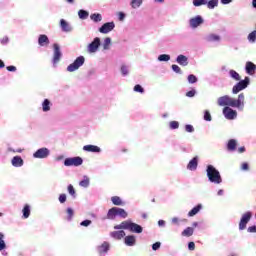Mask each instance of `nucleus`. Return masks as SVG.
I'll return each instance as SVG.
<instances>
[{
	"label": "nucleus",
	"instance_id": "1",
	"mask_svg": "<svg viewBox=\"0 0 256 256\" xmlns=\"http://www.w3.org/2000/svg\"><path fill=\"white\" fill-rule=\"evenodd\" d=\"M217 103L219 107H236L237 109H243L245 107V94H239L238 99L224 95L218 98Z\"/></svg>",
	"mask_w": 256,
	"mask_h": 256
},
{
	"label": "nucleus",
	"instance_id": "2",
	"mask_svg": "<svg viewBox=\"0 0 256 256\" xmlns=\"http://www.w3.org/2000/svg\"><path fill=\"white\" fill-rule=\"evenodd\" d=\"M206 173L211 183H215L216 185L223 183V178H221V173H219V170H216L213 165L207 166Z\"/></svg>",
	"mask_w": 256,
	"mask_h": 256
},
{
	"label": "nucleus",
	"instance_id": "3",
	"mask_svg": "<svg viewBox=\"0 0 256 256\" xmlns=\"http://www.w3.org/2000/svg\"><path fill=\"white\" fill-rule=\"evenodd\" d=\"M114 229H128L132 233H143V227L141 225L130 221H123L121 224L114 226Z\"/></svg>",
	"mask_w": 256,
	"mask_h": 256
},
{
	"label": "nucleus",
	"instance_id": "4",
	"mask_svg": "<svg viewBox=\"0 0 256 256\" xmlns=\"http://www.w3.org/2000/svg\"><path fill=\"white\" fill-rule=\"evenodd\" d=\"M83 65H85V57L79 56L72 64L67 67V71L69 73H73L74 71H77V69H79L80 67H83Z\"/></svg>",
	"mask_w": 256,
	"mask_h": 256
},
{
	"label": "nucleus",
	"instance_id": "5",
	"mask_svg": "<svg viewBox=\"0 0 256 256\" xmlns=\"http://www.w3.org/2000/svg\"><path fill=\"white\" fill-rule=\"evenodd\" d=\"M250 79L249 77H245L244 80H239V82L233 86L232 93L234 95H237L240 91H243V89H247L249 87Z\"/></svg>",
	"mask_w": 256,
	"mask_h": 256
},
{
	"label": "nucleus",
	"instance_id": "6",
	"mask_svg": "<svg viewBox=\"0 0 256 256\" xmlns=\"http://www.w3.org/2000/svg\"><path fill=\"white\" fill-rule=\"evenodd\" d=\"M65 167H79V165H83V158L77 156L72 158H66L64 160Z\"/></svg>",
	"mask_w": 256,
	"mask_h": 256
},
{
	"label": "nucleus",
	"instance_id": "7",
	"mask_svg": "<svg viewBox=\"0 0 256 256\" xmlns=\"http://www.w3.org/2000/svg\"><path fill=\"white\" fill-rule=\"evenodd\" d=\"M251 217H253V213L246 212L242 215L240 222H239V230L243 231L247 229V223L251 221Z\"/></svg>",
	"mask_w": 256,
	"mask_h": 256
},
{
	"label": "nucleus",
	"instance_id": "8",
	"mask_svg": "<svg viewBox=\"0 0 256 256\" xmlns=\"http://www.w3.org/2000/svg\"><path fill=\"white\" fill-rule=\"evenodd\" d=\"M100 45L101 39L99 37L94 38V40L88 45L89 53H96Z\"/></svg>",
	"mask_w": 256,
	"mask_h": 256
},
{
	"label": "nucleus",
	"instance_id": "9",
	"mask_svg": "<svg viewBox=\"0 0 256 256\" xmlns=\"http://www.w3.org/2000/svg\"><path fill=\"white\" fill-rule=\"evenodd\" d=\"M33 157L35 159H46V157H49V149L40 148L33 154Z\"/></svg>",
	"mask_w": 256,
	"mask_h": 256
},
{
	"label": "nucleus",
	"instance_id": "10",
	"mask_svg": "<svg viewBox=\"0 0 256 256\" xmlns=\"http://www.w3.org/2000/svg\"><path fill=\"white\" fill-rule=\"evenodd\" d=\"M223 115L229 120L235 119L237 117V111L229 108V106H226L223 108Z\"/></svg>",
	"mask_w": 256,
	"mask_h": 256
},
{
	"label": "nucleus",
	"instance_id": "11",
	"mask_svg": "<svg viewBox=\"0 0 256 256\" xmlns=\"http://www.w3.org/2000/svg\"><path fill=\"white\" fill-rule=\"evenodd\" d=\"M115 29V23L114 22H107L102 25V27L99 28L100 33L107 34L111 33Z\"/></svg>",
	"mask_w": 256,
	"mask_h": 256
},
{
	"label": "nucleus",
	"instance_id": "12",
	"mask_svg": "<svg viewBox=\"0 0 256 256\" xmlns=\"http://www.w3.org/2000/svg\"><path fill=\"white\" fill-rule=\"evenodd\" d=\"M189 23H190V27L192 29H197V27H199V25H203V17L196 16L194 18H191Z\"/></svg>",
	"mask_w": 256,
	"mask_h": 256
},
{
	"label": "nucleus",
	"instance_id": "13",
	"mask_svg": "<svg viewBox=\"0 0 256 256\" xmlns=\"http://www.w3.org/2000/svg\"><path fill=\"white\" fill-rule=\"evenodd\" d=\"M54 56H53V63L54 65L59 63L61 61V48L59 47V44H54Z\"/></svg>",
	"mask_w": 256,
	"mask_h": 256
},
{
	"label": "nucleus",
	"instance_id": "14",
	"mask_svg": "<svg viewBox=\"0 0 256 256\" xmlns=\"http://www.w3.org/2000/svg\"><path fill=\"white\" fill-rule=\"evenodd\" d=\"M83 151H87L88 153H101V148L96 145H85L83 146Z\"/></svg>",
	"mask_w": 256,
	"mask_h": 256
},
{
	"label": "nucleus",
	"instance_id": "15",
	"mask_svg": "<svg viewBox=\"0 0 256 256\" xmlns=\"http://www.w3.org/2000/svg\"><path fill=\"white\" fill-rule=\"evenodd\" d=\"M245 69H246V73L248 75H255L256 65L253 62L248 61V62H246Z\"/></svg>",
	"mask_w": 256,
	"mask_h": 256
},
{
	"label": "nucleus",
	"instance_id": "16",
	"mask_svg": "<svg viewBox=\"0 0 256 256\" xmlns=\"http://www.w3.org/2000/svg\"><path fill=\"white\" fill-rule=\"evenodd\" d=\"M176 61L182 67H187V65H189V60H188L187 56H185L183 54L178 55Z\"/></svg>",
	"mask_w": 256,
	"mask_h": 256
},
{
	"label": "nucleus",
	"instance_id": "17",
	"mask_svg": "<svg viewBox=\"0 0 256 256\" xmlns=\"http://www.w3.org/2000/svg\"><path fill=\"white\" fill-rule=\"evenodd\" d=\"M60 27L64 33H70V31H73V28L68 24L67 21H65V19L60 20Z\"/></svg>",
	"mask_w": 256,
	"mask_h": 256
},
{
	"label": "nucleus",
	"instance_id": "18",
	"mask_svg": "<svg viewBox=\"0 0 256 256\" xmlns=\"http://www.w3.org/2000/svg\"><path fill=\"white\" fill-rule=\"evenodd\" d=\"M197 165H199V158L196 156L188 163L187 169H189V171H195Z\"/></svg>",
	"mask_w": 256,
	"mask_h": 256
},
{
	"label": "nucleus",
	"instance_id": "19",
	"mask_svg": "<svg viewBox=\"0 0 256 256\" xmlns=\"http://www.w3.org/2000/svg\"><path fill=\"white\" fill-rule=\"evenodd\" d=\"M38 45L40 47H45V45H49V37L45 34H41L38 38Z\"/></svg>",
	"mask_w": 256,
	"mask_h": 256
},
{
	"label": "nucleus",
	"instance_id": "20",
	"mask_svg": "<svg viewBox=\"0 0 256 256\" xmlns=\"http://www.w3.org/2000/svg\"><path fill=\"white\" fill-rule=\"evenodd\" d=\"M110 236L113 237V239L121 240L123 239V237H125V231L123 230L114 231L110 233Z\"/></svg>",
	"mask_w": 256,
	"mask_h": 256
},
{
	"label": "nucleus",
	"instance_id": "21",
	"mask_svg": "<svg viewBox=\"0 0 256 256\" xmlns=\"http://www.w3.org/2000/svg\"><path fill=\"white\" fill-rule=\"evenodd\" d=\"M12 165L13 167H23V158L20 156H14L12 158Z\"/></svg>",
	"mask_w": 256,
	"mask_h": 256
},
{
	"label": "nucleus",
	"instance_id": "22",
	"mask_svg": "<svg viewBox=\"0 0 256 256\" xmlns=\"http://www.w3.org/2000/svg\"><path fill=\"white\" fill-rule=\"evenodd\" d=\"M237 150V140L230 139L227 143V151H236Z\"/></svg>",
	"mask_w": 256,
	"mask_h": 256
},
{
	"label": "nucleus",
	"instance_id": "23",
	"mask_svg": "<svg viewBox=\"0 0 256 256\" xmlns=\"http://www.w3.org/2000/svg\"><path fill=\"white\" fill-rule=\"evenodd\" d=\"M201 209H203V206L201 204H198L192 210L189 211L188 217H195V215H197V213H199Z\"/></svg>",
	"mask_w": 256,
	"mask_h": 256
},
{
	"label": "nucleus",
	"instance_id": "24",
	"mask_svg": "<svg viewBox=\"0 0 256 256\" xmlns=\"http://www.w3.org/2000/svg\"><path fill=\"white\" fill-rule=\"evenodd\" d=\"M124 241L125 244L128 245V247H133V245H135L136 239L135 236L129 235L125 237Z\"/></svg>",
	"mask_w": 256,
	"mask_h": 256
},
{
	"label": "nucleus",
	"instance_id": "25",
	"mask_svg": "<svg viewBox=\"0 0 256 256\" xmlns=\"http://www.w3.org/2000/svg\"><path fill=\"white\" fill-rule=\"evenodd\" d=\"M109 251V243L104 242L101 246L98 247V253L103 255V253H107Z\"/></svg>",
	"mask_w": 256,
	"mask_h": 256
},
{
	"label": "nucleus",
	"instance_id": "26",
	"mask_svg": "<svg viewBox=\"0 0 256 256\" xmlns=\"http://www.w3.org/2000/svg\"><path fill=\"white\" fill-rule=\"evenodd\" d=\"M206 41H208V43H213L215 41H221V37L217 34H209L206 37Z\"/></svg>",
	"mask_w": 256,
	"mask_h": 256
},
{
	"label": "nucleus",
	"instance_id": "27",
	"mask_svg": "<svg viewBox=\"0 0 256 256\" xmlns=\"http://www.w3.org/2000/svg\"><path fill=\"white\" fill-rule=\"evenodd\" d=\"M42 111L47 113V111H51V101L49 99H45L42 103Z\"/></svg>",
	"mask_w": 256,
	"mask_h": 256
},
{
	"label": "nucleus",
	"instance_id": "28",
	"mask_svg": "<svg viewBox=\"0 0 256 256\" xmlns=\"http://www.w3.org/2000/svg\"><path fill=\"white\" fill-rule=\"evenodd\" d=\"M22 213L24 219H29V215H31V207L29 206V204H25Z\"/></svg>",
	"mask_w": 256,
	"mask_h": 256
},
{
	"label": "nucleus",
	"instance_id": "29",
	"mask_svg": "<svg viewBox=\"0 0 256 256\" xmlns=\"http://www.w3.org/2000/svg\"><path fill=\"white\" fill-rule=\"evenodd\" d=\"M117 217V207L111 208L107 213V219H115Z\"/></svg>",
	"mask_w": 256,
	"mask_h": 256
},
{
	"label": "nucleus",
	"instance_id": "30",
	"mask_svg": "<svg viewBox=\"0 0 256 256\" xmlns=\"http://www.w3.org/2000/svg\"><path fill=\"white\" fill-rule=\"evenodd\" d=\"M193 227H187L183 232H182V237H191L194 233Z\"/></svg>",
	"mask_w": 256,
	"mask_h": 256
},
{
	"label": "nucleus",
	"instance_id": "31",
	"mask_svg": "<svg viewBox=\"0 0 256 256\" xmlns=\"http://www.w3.org/2000/svg\"><path fill=\"white\" fill-rule=\"evenodd\" d=\"M90 19L94 21V23H99L100 21L103 20V16H101V14L99 13H94L90 15Z\"/></svg>",
	"mask_w": 256,
	"mask_h": 256
},
{
	"label": "nucleus",
	"instance_id": "32",
	"mask_svg": "<svg viewBox=\"0 0 256 256\" xmlns=\"http://www.w3.org/2000/svg\"><path fill=\"white\" fill-rule=\"evenodd\" d=\"M229 75H230V77H231L232 79H234V81H241V75H239V74L237 73V71H235V70H230V71H229Z\"/></svg>",
	"mask_w": 256,
	"mask_h": 256
},
{
	"label": "nucleus",
	"instance_id": "33",
	"mask_svg": "<svg viewBox=\"0 0 256 256\" xmlns=\"http://www.w3.org/2000/svg\"><path fill=\"white\" fill-rule=\"evenodd\" d=\"M208 9H215V7H217V5H219V0H207L206 3Z\"/></svg>",
	"mask_w": 256,
	"mask_h": 256
},
{
	"label": "nucleus",
	"instance_id": "34",
	"mask_svg": "<svg viewBox=\"0 0 256 256\" xmlns=\"http://www.w3.org/2000/svg\"><path fill=\"white\" fill-rule=\"evenodd\" d=\"M111 201H112V203H113V205H123V200H121V197H119V196H113L112 198H111Z\"/></svg>",
	"mask_w": 256,
	"mask_h": 256
},
{
	"label": "nucleus",
	"instance_id": "35",
	"mask_svg": "<svg viewBox=\"0 0 256 256\" xmlns=\"http://www.w3.org/2000/svg\"><path fill=\"white\" fill-rule=\"evenodd\" d=\"M89 183H90L89 177L84 176V179L79 182V185H80V187L87 188V187H89Z\"/></svg>",
	"mask_w": 256,
	"mask_h": 256
},
{
	"label": "nucleus",
	"instance_id": "36",
	"mask_svg": "<svg viewBox=\"0 0 256 256\" xmlns=\"http://www.w3.org/2000/svg\"><path fill=\"white\" fill-rule=\"evenodd\" d=\"M117 215H119V217H122V219H127V212L125 211V209L117 208Z\"/></svg>",
	"mask_w": 256,
	"mask_h": 256
},
{
	"label": "nucleus",
	"instance_id": "37",
	"mask_svg": "<svg viewBox=\"0 0 256 256\" xmlns=\"http://www.w3.org/2000/svg\"><path fill=\"white\" fill-rule=\"evenodd\" d=\"M142 3H143V0H132L131 7L133 9H137V7H141Z\"/></svg>",
	"mask_w": 256,
	"mask_h": 256
},
{
	"label": "nucleus",
	"instance_id": "38",
	"mask_svg": "<svg viewBox=\"0 0 256 256\" xmlns=\"http://www.w3.org/2000/svg\"><path fill=\"white\" fill-rule=\"evenodd\" d=\"M78 17L80 19H87V17H89V12H87L85 10H79Z\"/></svg>",
	"mask_w": 256,
	"mask_h": 256
},
{
	"label": "nucleus",
	"instance_id": "39",
	"mask_svg": "<svg viewBox=\"0 0 256 256\" xmlns=\"http://www.w3.org/2000/svg\"><path fill=\"white\" fill-rule=\"evenodd\" d=\"M194 7H201V5H207V0H193Z\"/></svg>",
	"mask_w": 256,
	"mask_h": 256
},
{
	"label": "nucleus",
	"instance_id": "40",
	"mask_svg": "<svg viewBox=\"0 0 256 256\" xmlns=\"http://www.w3.org/2000/svg\"><path fill=\"white\" fill-rule=\"evenodd\" d=\"M248 41H250V43H255V41H256V30L252 31L248 35Z\"/></svg>",
	"mask_w": 256,
	"mask_h": 256
},
{
	"label": "nucleus",
	"instance_id": "41",
	"mask_svg": "<svg viewBox=\"0 0 256 256\" xmlns=\"http://www.w3.org/2000/svg\"><path fill=\"white\" fill-rule=\"evenodd\" d=\"M5 235L0 232V251H3L7 246L5 245V241L3 240Z\"/></svg>",
	"mask_w": 256,
	"mask_h": 256
},
{
	"label": "nucleus",
	"instance_id": "42",
	"mask_svg": "<svg viewBox=\"0 0 256 256\" xmlns=\"http://www.w3.org/2000/svg\"><path fill=\"white\" fill-rule=\"evenodd\" d=\"M67 213V220L71 221L73 219V215H75V212L71 208H67L66 210Z\"/></svg>",
	"mask_w": 256,
	"mask_h": 256
},
{
	"label": "nucleus",
	"instance_id": "43",
	"mask_svg": "<svg viewBox=\"0 0 256 256\" xmlns=\"http://www.w3.org/2000/svg\"><path fill=\"white\" fill-rule=\"evenodd\" d=\"M109 45H111V38L107 37L104 40V44H103L104 49L105 50L109 49Z\"/></svg>",
	"mask_w": 256,
	"mask_h": 256
},
{
	"label": "nucleus",
	"instance_id": "44",
	"mask_svg": "<svg viewBox=\"0 0 256 256\" xmlns=\"http://www.w3.org/2000/svg\"><path fill=\"white\" fill-rule=\"evenodd\" d=\"M171 59V56L167 55V54H161L159 57H158V60L160 61H169Z\"/></svg>",
	"mask_w": 256,
	"mask_h": 256
},
{
	"label": "nucleus",
	"instance_id": "45",
	"mask_svg": "<svg viewBox=\"0 0 256 256\" xmlns=\"http://www.w3.org/2000/svg\"><path fill=\"white\" fill-rule=\"evenodd\" d=\"M170 129H179V122L178 121H171L169 123Z\"/></svg>",
	"mask_w": 256,
	"mask_h": 256
},
{
	"label": "nucleus",
	"instance_id": "46",
	"mask_svg": "<svg viewBox=\"0 0 256 256\" xmlns=\"http://www.w3.org/2000/svg\"><path fill=\"white\" fill-rule=\"evenodd\" d=\"M68 193L72 196L75 197L76 192H75V188L73 187V185H68Z\"/></svg>",
	"mask_w": 256,
	"mask_h": 256
},
{
	"label": "nucleus",
	"instance_id": "47",
	"mask_svg": "<svg viewBox=\"0 0 256 256\" xmlns=\"http://www.w3.org/2000/svg\"><path fill=\"white\" fill-rule=\"evenodd\" d=\"M134 91H135L136 93H145V89H143V88L141 87V85H139V84H137V85L134 86Z\"/></svg>",
	"mask_w": 256,
	"mask_h": 256
},
{
	"label": "nucleus",
	"instance_id": "48",
	"mask_svg": "<svg viewBox=\"0 0 256 256\" xmlns=\"http://www.w3.org/2000/svg\"><path fill=\"white\" fill-rule=\"evenodd\" d=\"M188 82L189 83H197V76L193 75V74H190L188 76Z\"/></svg>",
	"mask_w": 256,
	"mask_h": 256
},
{
	"label": "nucleus",
	"instance_id": "49",
	"mask_svg": "<svg viewBox=\"0 0 256 256\" xmlns=\"http://www.w3.org/2000/svg\"><path fill=\"white\" fill-rule=\"evenodd\" d=\"M185 131H187V133H193V131H195V128H193V125L187 124L185 126Z\"/></svg>",
	"mask_w": 256,
	"mask_h": 256
},
{
	"label": "nucleus",
	"instance_id": "50",
	"mask_svg": "<svg viewBox=\"0 0 256 256\" xmlns=\"http://www.w3.org/2000/svg\"><path fill=\"white\" fill-rule=\"evenodd\" d=\"M0 43H1L2 45H7V44L9 43V37H7V36L2 37V38L0 39Z\"/></svg>",
	"mask_w": 256,
	"mask_h": 256
},
{
	"label": "nucleus",
	"instance_id": "51",
	"mask_svg": "<svg viewBox=\"0 0 256 256\" xmlns=\"http://www.w3.org/2000/svg\"><path fill=\"white\" fill-rule=\"evenodd\" d=\"M204 120L205 121H211V113L207 110L204 113Z\"/></svg>",
	"mask_w": 256,
	"mask_h": 256
},
{
	"label": "nucleus",
	"instance_id": "52",
	"mask_svg": "<svg viewBox=\"0 0 256 256\" xmlns=\"http://www.w3.org/2000/svg\"><path fill=\"white\" fill-rule=\"evenodd\" d=\"M172 70L174 73H181V67L177 66V64L172 65Z\"/></svg>",
	"mask_w": 256,
	"mask_h": 256
},
{
	"label": "nucleus",
	"instance_id": "53",
	"mask_svg": "<svg viewBox=\"0 0 256 256\" xmlns=\"http://www.w3.org/2000/svg\"><path fill=\"white\" fill-rule=\"evenodd\" d=\"M161 248V242H155L153 245H152V249L153 251H157L158 249Z\"/></svg>",
	"mask_w": 256,
	"mask_h": 256
},
{
	"label": "nucleus",
	"instance_id": "54",
	"mask_svg": "<svg viewBox=\"0 0 256 256\" xmlns=\"http://www.w3.org/2000/svg\"><path fill=\"white\" fill-rule=\"evenodd\" d=\"M58 199H59L60 203H65V201H67V195L66 194H60Z\"/></svg>",
	"mask_w": 256,
	"mask_h": 256
},
{
	"label": "nucleus",
	"instance_id": "55",
	"mask_svg": "<svg viewBox=\"0 0 256 256\" xmlns=\"http://www.w3.org/2000/svg\"><path fill=\"white\" fill-rule=\"evenodd\" d=\"M121 73H122V75H128L129 74V70L127 69V66L123 65L121 67Z\"/></svg>",
	"mask_w": 256,
	"mask_h": 256
},
{
	"label": "nucleus",
	"instance_id": "56",
	"mask_svg": "<svg viewBox=\"0 0 256 256\" xmlns=\"http://www.w3.org/2000/svg\"><path fill=\"white\" fill-rule=\"evenodd\" d=\"M196 93L197 91H195V89H192L186 93V97H193Z\"/></svg>",
	"mask_w": 256,
	"mask_h": 256
},
{
	"label": "nucleus",
	"instance_id": "57",
	"mask_svg": "<svg viewBox=\"0 0 256 256\" xmlns=\"http://www.w3.org/2000/svg\"><path fill=\"white\" fill-rule=\"evenodd\" d=\"M91 220H84L81 222L82 227H89Z\"/></svg>",
	"mask_w": 256,
	"mask_h": 256
},
{
	"label": "nucleus",
	"instance_id": "58",
	"mask_svg": "<svg viewBox=\"0 0 256 256\" xmlns=\"http://www.w3.org/2000/svg\"><path fill=\"white\" fill-rule=\"evenodd\" d=\"M188 249L190 251H195V242H189Z\"/></svg>",
	"mask_w": 256,
	"mask_h": 256
},
{
	"label": "nucleus",
	"instance_id": "59",
	"mask_svg": "<svg viewBox=\"0 0 256 256\" xmlns=\"http://www.w3.org/2000/svg\"><path fill=\"white\" fill-rule=\"evenodd\" d=\"M248 233H256V226H250L247 229Z\"/></svg>",
	"mask_w": 256,
	"mask_h": 256
},
{
	"label": "nucleus",
	"instance_id": "60",
	"mask_svg": "<svg viewBox=\"0 0 256 256\" xmlns=\"http://www.w3.org/2000/svg\"><path fill=\"white\" fill-rule=\"evenodd\" d=\"M6 69H7V71H10V72L17 71V67H15V66H8Z\"/></svg>",
	"mask_w": 256,
	"mask_h": 256
},
{
	"label": "nucleus",
	"instance_id": "61",
	"mask_svg": "<svg viewBox=\"0 0 256 256\" xmlns=\"http://www.w3.org/2000/svg\"><path fill=\"white\" fill-rule=\"evenodd\" d=\"M242 169H243V171H249V164L243 163L242 164Z\"/></svg>",
	"mask_w": 256,
	"mask_h": 256
},
{
	"label": "nucleus",
	"instance_id": "62",
	"mask_svg": "<svg viewBox=\"0 0 256 256\" xmlns=\"http://www.w3.org/2000/svg\"><path fill=\"white\" fill-rule=\"evenodd\" d=\"M179 218H177V217H174V218H172V223L174 224V225H179Z\"/></svg>",
	"mask_w": 256,
	"mask_h": 256
},
{
	"label": "nucleus",
	"instance_id": "63",
	"mask_svg": "<svg viewBox=\"0 0 256 256\" xmlns=\"http://www.w3.org/2000/svg\"><path fill=\"white\" fill-rule=\"evenodd\" d=\"M119 19L120 21H123V19H125V13L119 12Z\"/></svg>",
	"mask_w": 256,
	"mask_h": 256
},
{
	"label": "nucleus",
	"instance_id": "64",
	"mask_svg": "<svg viewBox=\"0 0 256 256\" xmlns=\"http://www.w3.org/2000/svg\"><path fill=\"white\" fill-rule=\"evenodd\" d=\"M245 151H246L245 146L238 148V153H245Z\"/></svg>",
	"mask_w": 256,
	"mask_h": 256
}]
</instances>
